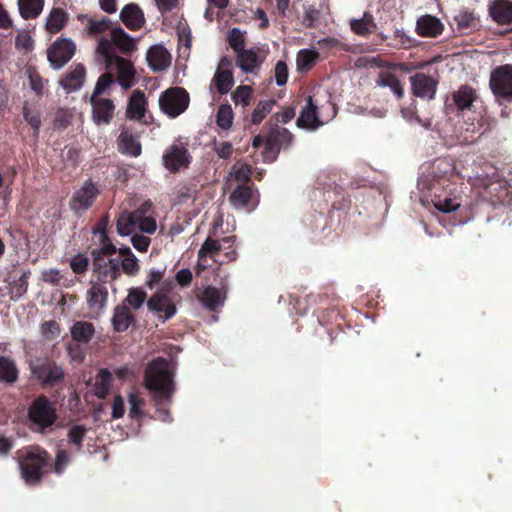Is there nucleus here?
Masks as SVG:
<instances>
[{
    "label": "nucleus",
    "instance_id": "obj_44",
    "mask_svg": "<svg viewBox=\"0 0 512 512\" xmlns=\"http://www.w3.org/2000/svg\"><path fill=\"white\" fill-rule=\"evenodd\" d=\"M217 125L222 129H229L233 123V111L230 105L223 104L217 111Z\"/></svg>",
    "mask_w": 512,
    "mask_h": 512
},
{
    "label": "nucleus",
    "instance_id": "obj_41",
    "mask_svg": "<svg viewBox=\"0 0 512 512\" xmlns=\"http://www.w3.org/2000/svg\"><path fill=\"white\" fill-rule=\"evenodd\" d=\"M146 292L139 287L130 288L123 304L130 306L134 310H139L146 301Z\"/></svg>",
    "mask_w": 512,
    "mask_h": 512
},
{
    "label": "nucleus",
    "instance_id": "obj_60",
    "mask_svg": "<svg viewBox=\"0 0 512 512\" xmlns=\"http://www.w3.org/2000/svg\"><path fill=\"white\" fill-rule=\"evenodd\" d=\"M130 241L133 247L140 252L147 251L150 245V239L147 236L143 235L133 234L131 235Z\"/></svg>",
    "mask_w": 512,
    "mask_h": 512
},
{
    "label": "nucleus",
    "instance_id": "obj_52",
    "mask_svg": "<svg viewBox=\"0 0 512 512\" xmlns=\"http://www.w3.org/2000/svg\"><path fill=\"white\" fill-rule=\"evenodd\" d=\"M275 82L278 86H283L288 80V66L285 61H278L274 68Z\"/></svg>",
    "mask_w": 512,
    "mask_h": 512
},
{
    "label": "nucleus",
    "instance_id": "obj_11",
    "mask_svg": "<svg viewBox=\"0 0 512 512\" xmlns=\"http://www.w3.org/2000/svg\"><path fill=\"white\" fill-rule=\"evenodd\" d=\"M76 45L68 38L55 41L48 49L47 56L54 69L62 68L75 54Z\"/></svg>",
    "mask_w": 512,
    "mask_h": 512
},
{
    "label": "nucleus",
    "instance_id": "obj_1",
    "mask_svg": "<svg viewBox=\"0 0 512 512\" xmlns=\"http://www.w3.org/2000/svg\"><path fill=\"white\" fill-rule=\"evenodd\" d=\"M175 365L164 358L152 360L145 371V387L153 395L157 405L169 402L174 392Z\"/></svg>",
    "mask_w": 512,
    "mask_h": 512
},
{
    "label": "nucleus",
    "instance_id": "obj_31",
    "mask_svg": "<svg viewBox=\"0 0 512 512\" xmlns=\"http://www.w3.org/2000/svg\"><path fill=\"white\" fill-rule=\"evenodd\" d=\"M319 53L315 49H302L296 56V69L299 73L309 71L317 62Z\"/></svg>",
    "mask_w": 512,
    "mask_h": 512
},
{
    "label": "nucleus",
    "instance_id": "obj_48",
    "mask_svg": "<svg viewBox=\"0 0 512 512\" xmlns=\"http://www.w3.org/2000/svg\"><path fill=\"white\" fill-rule=\"evenodd\" d=\"M228 42L235 52V56L245 50L244 34L237 28H233L228 34Z\"/></svg>",
    "mask_w": 512,
    "mask_h": 512
},
{
    "label": "nucleus",
    "instance_id": "obj_17",
    "mask_svg": "<svg viewBox=\"0 0 512 512\" xmlns=\"http://www.w3.org/2000/svg\"><path fill=\"white\" fill-rule=\"evenodd\" d=\"M98 190L91 182H85L84 185L76 190L71 200V208L78 214L85 212L97 197Z\"/></svg>",
    "mask_w": 512,
    "mask_h": 512
},
{
    "label": "nucleus",
    "instance_id": "obj_3",
    "mask_svg": "<svg viewBox=\"0 0 512 512\" xmlns=\"http://www.w3.org/2000/svg\"><path fill=\"white\" fill-rule=\"evenodd\" d=\"M234 243L233 236L224 237L221 240L208 237L198 251V258L204 261L209 257L219 264L234 261L238 256Z\"/></svg>",
    "mask_w": 512,
    "mask_h": 512
},
{
    "label": "nucleus",
    "instance_id": "obj_40",
    "mask_svg": "<svg viewBox=\"0 0 512 512\" xmlns=\"http://www.w3.org/2000/svg\"><path fill=\"white\" fill-rule=\"evenodd\" d=\"M137 225L134 223L127 211L120 214L117 220V233L121 237L131 236L135 234Z\"/></svg>",
    "mask_w": 512,
    "mask_h": 512
},
{
    "label": "nucleus",
    "instance_id": "obj_10",
    "mask_svg": "<svg viewBox=\"0 0 512 512\" xmlns=\"http://www.w3.org/2000/svg\"><path fill=\"white\" fill-rule=\"evenodd\" d=\"M120 265L124 272L129 275H134L139 270L137 258L134 255L125 257L122 261L117 258H109L107 262H104V267H101L100 259L96 257L95 270L104 276H110L115 278Z\"/></svg>",
    "mask_w": 512,
    "mask_h": 512
},
{
    "label": "nucleus",
    "instance_id": "obj_26",
    "mask_svg": "<svg viewBox=\"0 0 512 512\" xmlns=\"http://www.w3.org/2000/svg\"><path fill=\"white\" fill-rule=\"evenodd\" d=\"M452 99L459 111H465L469 110L477 100V94L472 87L463 85L452 94Z\"/></svg>",
    "mask_w": 512,
    "mask_h": 512
},
{
    "label": "nucleus",
    "instance_id": "obj_47",
    "mask_svg": "<svg viewBox=\"0 0 512 512\" xmlns=\"http://www.w3.org/2000/svg\"><path fill=\"white\" fill-rule=\"evenodd\" d=\"M434 207L443 213H450L460 208L461 202L457 198L446 197L438 198L434 202Z\"/></svg>",
    "mask_w": 512,
    "mask_h": 512
},
{
    "label": "nucleus",
    "instance_id": "obj_56",
    "mask_svg": "<svg viewBox=\"0 0 512 512\" xmlns=\"http://www.w3.org/2000/svg\"><path fill=\"white\" fill-rule=\"evenodd\" d=\"M88 259L83 254H78L70 260V267L74 273L82 274L86 271Z\"/></svg>",
    "mask_w": 512,
    "mask_h": 512
},
{
    "label": "nucleus",
    "instance_id": "obj_36",
    "mask_svg": "<svg viewBox=\"0 0 512 512\" xmlns=\"http://www.w3.org/2000/svg\"><path fill=\"white\" fill-rule=\"evenodd\" d=\"M230 200L237 208L247 207L253 200V191L246 186H238L231 194Z\"/></svg>",
    "mask_w": 512,
    "mask_h": 512
},
{
    "label": "nucleus",
    "instance_id": "obj_14",
    "mask_svg": "<svg viewBox=\"0 0 512 512\" xmlns=\"http://www.w3.org/2000/svg\"><path fill=\"white\" fill-rule=\"evenodd\" d=\"M189 160L190 155L187 148L180 143L169 146L163 155L165 168L173 172L187 167Z\"/></svg>",
    "mask_w": 512,
    "mask_h": 512
},
{
    "label": "nucleus",
    "instance_id": "obj_16",
    "mask_svg": "<svg viewBox=\"0 0 512 512\" xmlns=\"http://www.w3.org/2000/svg\"><path fill=\"white\" fill-rule=\"evenodd\" d=\"M146 60L154 72H162L170 67L172 56L163 44H155L147 50Z\"/></svg>",
    "mask_w": 512,
    "mask_h": 512
},
{
    "label": "nucleus",
    "instance_id": "obj_9",
    "mask_svg": "<svg viewBox=\"0 0 512 512\" xmlns=\"http://www.w3.org/2000/svg\"><path fill=\"white\" fill-rule=\"evenodd\" d=\"M490 87L497 97L512 100V65L495 69L490 77Z\"/></svg>",
    "mask_w": 512,
    "mask_h": 512
},
{
    "label": "nucleus",
    "instance_id": "obj_28",
    "mask_svg": "<svg viewBox=\"0 0 512 512\" xmlns=\"http://www.w3.org/2000/svg\"><path fill=\"white\" fill-rule=\"evenodd\" d=\"M134 320V316L131 313L128 306L125 304L118 305L115 307L113 316L111 319L113 328L117 332L126 331Z\"/></svg>",
    "mask_w": 512,
    "mask_h": 512
},
{
    "label": "nucleus",
    "instance_id": "obj_33",
    "mask_svg": "<svg viewBox=\"0 0 512 512\" xmlns=\"http://www.w3.org/2000/svg\"><path fill=\"white\" fill-rule=\"evenodd\" d=\"M224 300L225 294L214 287L205 288L201 295L202 304L209 310H214L219 305H222Z\"/></svg>",
    "mask_w": 512,
    "mask_h": 512
},
{
    "label": "nucleus",
    "instance_id": "obj_51",
    "mask_svg": "<svg viewBox=\"0 0 512 512\" xmlns=\"http://www.w3.org/2000/svg\"><path fill=\"white\" fill-rule=\"evenodd\" d=\"M15 46L19 50L29 51L33 48V40L29 32L21 30L15 38Z\"/></svg>",
    "mask_w": 512,
    "mask_h": 512
},
{
    "label": "nucleus",
    "instance_id": "obj_24",
    "mask_svg": "<svg viewBox=\"0 0 512 512\" xmlns=\"http://www.w3.org/2000/svg\"><path fill=\"white\" fill-rule=\"evenodd\" d=\"M120 18L124 25L130 30H138L142 28L145 23L143 11L135 3L125 5L120 12Z\"/></svg>",
    "mask_w": 512,
    "mask_h": 512
},
{
    "label": "nucleus",
    "instance_id": "obj_37",
    "mask_svg": "<svg viewBox=\"0 0 512 512\" xmlns=\"http://www.w3.org/2000/svg\"><path fill=\"white\" fill-rule=\"evenodd\" d=\"M112 383V375L109 371L101 369L95 379L94 393L98 398H104Z\"/></svg>",
    "mask_w": 512,
    "mask_h": 512
},
{
    "label": "nucleus",
    "instance_id": "obj_45",
    "mask_svg": "<svg viewBox=\"0 0 512 512\" xmlns=\"http://www.w3.org/2000/svg\"><path fill=\"white\" fill-rule=\"evenodd\" d=\"M253 89L248 85H240L232 94V99L236 105L247 107L252 98Z\"/></svg>",
    "mask_w": 512,
    "mask_h": 512
},
{
    "label": "nucleus",
    "instance_id": "obj_22",
    "mask_svg": "<svg viewBox=\"0 0 512 512\" xmlns=\"http://www.w3.org/2000/svg\"><path fill=\"white\" fill-rule=\"evenodd\" d=\"M444 30V25L436 16L426 14L418 18L416 31L422 37H437Z\"/></svg>",
    "mask_w": 512,
    "mask_h": 512
},
{
    "label": "nucleus",
    "instance_id": "obj_43",
    "mask_svg": "<svg viewBox=\"0 0 512 512\" xmlns=\"http://www.w3.org/2000/svg\"><path fill=\"white\" fill-rule=\"evenodd\" d=\"M251 175V167L247 164H235L231 168L228 176L229 181L246 182L249 180Z\"/></svg>",
    "mask_w": 512,
    "mask_h": 512
},
{
    "label": "nucleus",
    "instance_id": "obj_13",
    "mask_svg": "<svg viewBox=\"0 0 512 512\" xmlns=\"http://www.w3.org/2000/svg\"><path fill=\"white\" fill-rule=\"evenodd\" d=\"M92 120L97 126L108 125L115 113V105L109 98L91 95Z\"/></svg>",
    "mask_w": 512,
    "mask_h": 512
},
{
    "label": "nucleus",
    "instance_id": "obj_55",
    "mask_svg": "<svg viewBox=\"0 0 512 512\" xmlns=\"http://www.w3.org/2000/svg\"><path fill=\"white\" fill-rule=\"evenodd\" d=\"M114 83L113 76L111 75L110 71L108 73L103 74L99 77L93 93L91 95L100 96L104 92L106 88H108L111 84Z\"/></svg>",
    "mask_w": 512,
    "mask_h": 512
},
{
    "label": "nucleus",
    "instance_id": "obj_46",
    "mask_svg": "<svg viewBox=\"0 0 512 512\" xmlns=\"http://www.w3.org/2000/svg\"><path fill=\"white\" fill-rule=\"evenodd\" d=\"M274 105H275L274 100L260 101L252 113V118H251L252 122L254 124L260 123L266 117V115L271 112Z\"/></svg>",
    "mask_w": 512,
    "mask_h": 512
},
{
    "label": "nucleus",
    "instance_id": "obj_12",
    "mask_svg": "<svg viewBox=\"0 0 512 512\" xmlns=\"http://www.w3.org/2000/svg\"><path fill=\"white\" fill-rule=\"evenodd\" d=\"M108 288L105 283L91 282L86 292V302L90 312L98 317L103 314L108 302Z\"/></svg>",
    "mask_w": 512,
    "mask_h": 512
},
{
    "label": "nucleus",
    "instance_id": "obj_63",
    "mask_svg": "<svg viewBox=\"0 0 512 512\" xmlns=\"http://www.w3.org/2000/svg\"><path fill=\"white\" fill-rule=\"evenodd\" d=\"M29 81H30V86L31 88L37 93V94H41L43 89H44V81L43 79L39 76V74L33 72V71H30L29 72Z\"/></svg>",
    "mask_w": 512,
    "mask_h": 512
},
{
    "label": "nucleus",
    "instance_id": "obj_49",
    "mask_svg": "<svg viewBox=\"0 0 512 512\" xmlns=\"http://www.w3.org/2000/svg\"><path fill=\"white\" fill-rule=\"evenodd\" d=\"M87 432V429L83 425H73L68 430V437L71 444L77 447V450L81 448L83 438Z\"/></svg>",
    "mask_w": 512,
    "mask_h": 512
},
{
    "label": "nucleus",
    "instance_id": "obj_58",
    "mask_svg": "<svg viewBox=\"0 0 512 512\" xmlns=\"http://www.w3.org/2000/svg\"><path fill=\"white\" fill-rule=\"evenodd\" d=\"M69 462L70 457L68 453L64 450H59L54 464V472L57 474H61L64 471L65 467L69 464Z\"/></svg>",
    "mask_w": 512,
    "mask_h": 512
},
{
    "label": "nucleus",
    "instance_id": "obj_57",
    "mask_svg": "<svg viewBox=\"0 0 512 512\" xmlns=\"http://www.w3.org/2000/svg\"><path fill=\"white\" fill-rule=\"evenodd\" d=\"M81 343L69 344L67 346L68 354L72 361L81 363L85 358V351L80 346Z\"/></svg>",
    "mask_w": 512,
    "mask_h": 512
},
{
    "label": "nucleus",
    "instance_id": "obj_61",
    "mask_svg": "<svg viewBox=\"0 0 512 512\" xmlns=\"http://www.w3.org/2000/svg\"><path fill=\"white\" fill-rule=\"evenodd\" d=\"M150 207L151 203L145 202L140 208L136 209L135 211L128 212V214H130L134 223L138 226L141 223V221L145 219L146 213L150 209Z\"/></svg>",
    "mask_w": 512,
    "mask_h": 512
},
{
    "label": "nucleus",
    "instance_id": "obj_42",
    "mask_svg": "<svg viewBox=\"0 0 512 512\" xmlns=\"http://www.w3.org/2000/svg\"><path fill=\"white\" fill-rule=\"evenodd\" d=\"M42 280L51 285H63L68 287L71 281L66 283L64 274L56 268H48L42 271Z\"/></svg>",
    "mask_w": 512,
    "mask_h": 512
},
{
    "label": "nucleus",
    "instance_id": "obj_59",
    "mask_svg": "<svg viewBox=\"0 0 512 512\" xmlns=\"http://www.w3.org/2000/svg\"><path fill=\"white\" fill-rule=\"evenodd\" d=\"M213 149L216 154L223 159H227L232 154V144L227 141L214 142Z\"/></svg>",
    "mask_w": 512,
    "mask_h": 512
},
{
    "label": "nucleus",
    "instance_id": "obj_32",
    "mask_svg": "<svg viewBox=\"0 0 512 512\" xmlns=\"http://www.w3.org/2000/svg\"><path fill=\"white\" fill-rule=\"evenodd\" d=\"M18 373V368L11 358L0 356V382L11 385L18 379Z\"/></svg>",
    "mask_w": 512,
    "mask_h": 512
},
{
    "label": "nucleus",
    "instance_id": "obj_6",
    "mask_svg": "<svg viewBox=\"0 0 512 512\" xmlns=\"http://www.w3.org/2000/svg\"><path fill=\"white\" fill-rule=\"evenodd\" d=\"M189 102L188 92L181 87L169 88L159 97L161 111L170 118H176L184 113L189 106Z\"/></svg>",
    "mask_w": 512,
    "mask_h": 512
},
{
    "label": "nucleus",
    "instance_id": "obj_53",
    "mask_svg": "<svg viewBox=\"0 0 512 512\" xmlns=\"http://www.w3.org/2000/svg\"><path fill=\"white\" fill-rule=\"evenodd\" d=\"M24 118L34 129L35 134L37 135L41 126L40 114L36 110H32L29 107H24Z\"/></svg>",
    "mask_w": 512,
    "mask_h": 512
},
{
    "label": "nucleus",
    "instance_id": "obj_2",
    "mask_svg": "<svg viewBox=\"0 0 512 512\" xmlns=\"http://www.w3.org/2000/svg\"><path fill=\"white\" fill-rule=\"evenodd\" d=\"M97 51L104 58L106 69L110 72H117L118 83L122 88L128 89L134 85L135 69L133 64L129 60L117 56L109 40L100 39Z\"/></svg>",
    "mask_w": 512,
    "mask_h": 512
},
{
    "label": "nucleus",
    "instance_id": "obj_34",
    "mask_svg": "<svg viewBox=\"0 0 512 512\" xmlns=\"http://www.w3.org/2000/svg\"><path fill=\"white\" fill-rule=\"evenodd\" d=\"M68 20L67 13L59 8L51 10L47 17L46 29L50 33H57L64 28Z\"/></svg>",
    "mask_w": 512,
    "mask_h": 512
},
{
    "label": "nucleus",
    "instance_id": "obj_19",
    "mask_svg": "<svg viewBox=\"0 0 512 512\" xmlns=\"http://www.w3.org/2000/svg\"><path fill=\"white\" fill-rule=\"evenodd\" d=\"M118 149L122 154L138 157L141 154V144L138 137L128 127H123L118 137Z\"/></svg>",
    "mask_w": 512,
    "mask_h": 512
},
{
    "label": "nucleus",
    "instance_id": "obj_5",
    "mask_svg": "<svg viewBox=\"0 0 512 512\" xmlns=\"http://www.w3.org/2000/svg\"><path fill=\"white\" fill-rule=\"evenodd\" d=\"M336 115V108L332 103H326L318 111V107L314 104L313 98L308 97L306 105L302 108L297 126L307 130H315L326 122L333 119Z\"/></svg>",
    "mask_w": 512,
    "mask_h": 512
},
{
    "label": "nucleus",
    "instance_id": "obj_62",
    "mask_svg": "<svg viewBox=\"0 0 512 512\" xmlns=\"http://www.w3.org/2000/svg\"><path fill=\"white\" fill-rule=\"evenodd\" d=\"M128 401H129V405H130V415L131 416L141 415L142 399L138 395L131 393L129 395Z\"/></svg>",
    "mask_w": 512,
    "mask_h": 512
},
{
    "label": "nucleus",
    "instance_id": "obj_23",
    "mask_svg": "<svg viewBox=\"0 0 512 512\" xmlns=\"http://www.w3.org/2000/svg\"><path fill=\"white\" fill-rule=\"evenodd\" d=\"M85 75L86 71L82 64H73L60 81V85L67 93H71L82 87Z\"/></svg>",
    "mask_w": 512,
    "mask_h": 512
},
{
    "label": "nucleus",
    "instance_id": "obj_39",
    "mask_svg": "<svg viewBox=\"0 0 512 512\" xmlns=\"http://www.w3.org/2000/svg\"><path fill=\"white\" fill-rule=\"evenodd\" d=\"M350 27L356 34L364 36L371 32L375 27V23L373 17L365 13L360 19H352L350 21Z\"/></svg>",
    "mask_w": 512,
    "mask_h": 512
},
{
    "label": "nucleus",
    "instance_id": "obj_21",
    "mask_svg": "<svg viewBox=\"0 0 512 512\" xmlns=\"http://www.w3.org/2000/svg\"><path fill=\"white\" fill-rule=\"evenodd\" d=\"M224 66H230L229 59H221L219 68L215 72L211 82L220 94H227L234 84L233 73L229 69H222Z\"/></svg>",
    "mask_w": 512,
    "mask_h": 512
},
{
    "label": "nucleus",
    "instance_id": "obj_35",
    "mask_svg": "<svg viewBox=\"0 0 512 512\" xmlns=\"http://www.w3.org/2000/svg\"><path fill=\"white\" fill-rule=\"evenodd\" d=\"M18 5L22 17L30 19L41 13L44 6V0H18Z\"/></svg>",
    "mask_w": 512,
    "mask_h": 512
},
{
    "label": "nucleus",
    "instance_id": "obj_7",
    "mask_svg": "<svg viewBox=\"0 0 512 512\" xmlns=\"http://www.w3.org/2000/svg\"><path fill=\"white\" fill-rule=\"evenodd\" d=\"M267 56L268 48L265 45L258 44L237 54L235 63L243 73L257 76Z\"/></svg>",
    "mask_w": 512,
    "mask_h": 512
},
{
    "label": "nucleus",
    "instance_id": "obj_8",
    "mask_svg": "<svg viewBox=\"0 0 512 512\" xmlns=\"http://www.w3.org/2000/svg\"><path fill=\"white\" fill-rule=\"evenodd\" d=\"M29 419L39 430L51 426L56 420V411L45 396L36 398L29 408Z\"/></svg>",
    "mask_w": 512,
    "mask_h": 512
},
{
    "label": "nucleus",
    "instance_id": "obj_38",
    "mask_svg": "<svg viewBox=\"0 0 512 512\" xmlns=\"http://www.w3.org/2000/svg\"><path fill=\"white\" fill-rule=\"evenodd\" d=\"M378 85L389 88L398 98H401L404 94L401 81L393 73L382 74L378 80Z\"/></svg>",
    "mask_w": 512,
    "mask_h": 512
},
{
    "label": "nucleus",
    "instance_id": "obj_54",
    "mask_svg": "<svg viewBox=\"0 0 512 512\" xmlns=\"http://www.w3.org/2000/svg\"><path fill=\"white\" fill-rule=\"evenodd\" d=\"M41 333L47 339H55L60 335V327L55 321H47L41 325Z\"/></svg>",
    "mask_w": 512,
    "mask_h": 512
},
{
    "label": "nucleus",
    "instance_id": "obj_50",
    "mask_svg": "<svg viewBox=\"0 0 512 512\" xmlns=\"http://www.w3.org/2000/svg\"><path fill=\"white\" fill-rule=\"evenodd\" d=\"M457 27L461 30L468 29L475 24L476 18L472 12L460 11L454 18Z\"/></svg>",
    "mask_w": 512,
    "mask_h": 512
},
{
    "label": "nucleus",
    "instance_id": "obj_25",
    "mask_svg": "<svg viewBox=\"0 0 512 512\" xmlns=\"http://www.w3.org/2000/svg\"><path fill=\"white\" fill-rule=\"evenodd\" d=\"M111 42L115 45L122 53H130L136 50L137 38L131 37L121 27H115L110 33Z\"/></svg>",
    "mask_w": 512,
    "mask_h": 512
},
{
    "label": "nucleus",
    "instance_id": "obj_18",
    "mask_svg": "<svg viewBox=\"0 0 512 512\" xmlns=\"http://www.w3.org/2000/svg\"><path fill=\"white\" fill-rule=\"evenodd\" d=\"M147 307L163 321L170 319L176 314V307L174 303L167 295L161 292H156L148 300Z\"/></svg>",
    "mask_w": 512,
    "mask_h": 512
},
{
    "label": "nucleus",
    "instance_id": "obj_20",
    "mask_svg": "<svg viewBox=\"0 0 512 512\" xmlns=\"http://www.w3.org/2000/svg\"><path fill=\"white\" fill-rule=\"evenodd\" d=\"M34 374L43 384L52 386L63 379L64 370L53 362H46L37 366Z\"/></svg>",
    "mask_w": 512,
    "mask_h": 512
},
{
    "label": "nucleus",
    "instance_id": "obj_15",
    "mask_svg": "<svg viewBox=\"0 0 512 512\" xmlns=\"http://www.w3.org/2000/svg\"><path fill=\"white\" fill-rule=\"evenodd\" d=\"M412 92L416 97L433 99L436 93L438 81L425 73H416L410 77Z\"/></svg>",
    "mask_w": 512,
    "mask_h": 512
},
{
    "label": "nucleus",
    "instance_id": "obj_30",
    "mask_svg": "<svg viewBox=\"0 0 512 512\" xmlns=\"http://www.w3.org/2000/svg\"><path fill=\"white\" fill-rule=\"evenodd\" d=\"M71 337L76 343L87 344L95 334L94 325L87 321H77L70 329Z\"/></svg>",
    "mask_w": 512,
    "mask_h": 512
},
{
    "label": "nucleus",
    "instance_id": "obj_29",
    "mask_svg": "<svg viewBox=\"0 0 512 512\" xmlns=\"http://www.w3.org/2000/svg\"><path fill=\"white\" fill-rule=\"evenodd\" d=\"M146 100L145 95L136 89L132 92L126 110L129 119H141L145 114Z\"/></svg>",
    "mask_w": 512,
    "mask_h": 512
},
{
    "label": "nucleus",
    "instance_id": "obj_64",
    "mask_svg": "<svg viewBox=\"0 0 512 512\" xmlns=\"http://www.w3.org/2000/svg\"><path fill=\"white\" fill-rule=\"evenodd\" d=\"M156 228L157 225L155 220L149 216H146L145 219H143L137 227V229H139L141 232L147 234H153L156 231Z\"/></svg>",
    "mask_w": 512,
    "mask_h": 512
},
{
    "label": "nucleus",
    "instance_id": "obj_4",
    "mask_svg": "<svg viewBox=\"0 0 512 512\" xmlns=\"http://www.w3.org/2000/svg\"><path fill=\"white\" fill-rule=\"evenodd\" d=\"M21 475L27 484L37 483L42 476V468L46 465V452L38 447H31L18 452Z\"/></svg>",
    "mask_w": 512,
    "mask_h": 512
},
{
    "label": "nucleus",
    "instance_id": "obj_27",
    "mask_svg": "<svg viewBox=\"0 0 512 512\" xmlns=\"http://www.w3.org/2000/svg\"><path fill=\"white\" fill-rule=\"evenodd\" d=\"M491 17L499 24H509L512 21V2L497 0L489 8Z\"/></svg>",
    "mask_w": 512,
    "mask_h": 512
}]
</instances>
